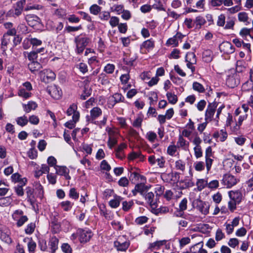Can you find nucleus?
I'll list each match as a JSON object with an SVG mask.
<instances>
[{"label": "nucleus", "instance_id": "f03ea898", "mask_svg": "<svg viewBox=\"0 0 253 253\" xmlns=\"http://www.w3.org/2000/svg\"><path fill=\"white\" fill-rule=\"evenodd\" d=\"M238 181L239 180L234 176L226 173L223 175L221 183L227 188H230L235 185Z\"/></svg>", "mask_w": 253, "mask_h": 253}, {"label": "nucleus", "instance_id": "338daca9", "mask_svg": "<svg viewBox=\"0 0 253 253\" xmlns=\"http://www.w3.org/2000/svg\"><path fill=\"white\" fill-rule=\"evenodd\" d=\"M115 70V66L113 64H108L105 67L104 71L108 74H112Z\"/></svg>", "mask_w": 253, "mask_h": 253}, {"label": "nucleus", "instance_id": "b1692460", "mask_svg": "<svg viewBox=\"0 0 253 253\" xmlns=\"http://www.w3.org/2000/svg\"><path fill=\"white\" fill-rule=\"evenodd\" d=\"M12 40V37L9 36L7 35H3V39L1 41V47L3 51H5L6 50L7 45L10 43Z\"/></svg>", "mask_w": 253, "mask_h": 253}, {"label": "nucleus", "instance_id": "a211bd4d", "mask_svg": "<svg viewBox=\"0 0 253 253\" xmlns=\"http://www.w3.org/2000/svg\"><path fill=\"white\" fill-rule=\"evenodd\" d=\"M176 146L178 148H181L182 149L186 150L189 146V142L184 139L182 135H180L178 137Z\"/></svg>", "mask_w": 253, "mask_h": 253}, {"label": "nucleus", "instance_id": "c9c22d12", "mask_svg": "<svg viewBox=\"0 0 253 253\" xmlns=\"http://www.w3.org/2000/svg\"><path fill=\"white\" fill-rule=\"evenodd\" d=\"M238 18L240 22H246V25L250 23V22L248 21L249 19L248 14L245 12L239 13L238 14Z\"/></svg>", "mask_w": 253, "mask_h": 253}, {"label": "nucleus", "instance_id": "c03bdc74", "mask_svg": "<svg viewBox=\"0 0 253 253\" xmlns=\"http://www.w3.org/2000/svg\"><path fill=\"white\" fill-rule=\"evenodd\" d=\"M157 94L154 91L150 92L149 94V99L150 100V104L153 105L157 101Z\"/></svg>", "mask_w": 253, "mask_h": 253}, {"label": "nucleus", "instance_id": "a19ab883", "mask_svg": "<svg viewBox=\"0 0 253 253\" xmlns=\"http://www.w3.org/2000/svg\"><path fill=\"white\" fill-rule=\"evenodd\" d=\"M58 241V239L56 237L51 238L49 244L51 249L53 251H55L57 249Z\"/></svg>", "mask_w": 253, "mask_h": 253}, {"label": "nucleus", "instance_id": "a878e982", "mask_svg": "<svg viewBox=\"0 0 253 253\" xmlns=\"http://www.w3.org/2000/svg\"><path fill=\"white\" fill-rule=\"evenodd\" d=\"M186 168L185 161L182 160H178L175 162L174 168L180 171L183 172Z\"/></svg>", "mask_w": 253, "mask_h": 253}, {"label": "nucleus", "instance_id": "4be33fe9", "mask_svg": "<svg viewBox=\"0 0 253 253\" xmlns=\"http://www.w3.org/2000/svg\"><path fill=\"white\" fill-rule=\"evenodd\" d=\"M239 83L238 80L235 79L234 75L229 76L226 80V84L231 88H234Z\"/></svg>", "mask_w": 253, "mask_h": 253}, {"label": "nucleus", "instance_id": "7ed1b4c3", "mask_svg": "<svg viewBox=\"0 0 253 253\" xmlns=\"http://www.w3.org/2000/svg\"><path fill=\"white\" fill-rule=\"evenodd\" d=\"M12 217L14 220L17 221L18 227L22 226L28 220V217L23 215V211L21 210H16L12 214Z\"/></svg>", "mask_w": 253, "mask_h": 253}, {"label": "nucleus", "instance_id": "473e14b6", "mask_svg": "<svg viewBox=\"0 0 253 253\" xmlns=\"http://www.w3.org/2000/svg\"><path fill=\"white\" fill-rule=\"evenodd\" d=\"M122 198L120 196H116L113 200H111L109 202V205L113 208H116L118 207L120 204V202L122 201Z\"/></svg>", "mask_w": 253, "mask_h": 253}, {"label": "nucleus", "instance_id": "4d7b16f0", "mask_svg": "<svg viewBox=\"0 0 253 253\" xmlns=\"http://www.w3.org/2000/svg\"><path fill=\"white\" fill-rule=\"evenodd\" d=\"M111 9L112 11L116 12L118 14H121L125 10L122 5H115Z\"/></svg>", "mask_w": 253, "mask_h": 253}, {"label": "nucleus", "instance_id": "6e6552de", "mask_svg": "<svg viewBox=\"0 0 253 253\" xmlns=\"http://www.w3.org/2000/svg\"><path fill=\"white\" fill-rule=\"evenodd\" d=\"M150 188V186L143 183L137 184L135 186L134 189L132 190V193L133 196H136L137 193H139L141 195L144 196Z\"/></svg>", "mask_w": 253, "mask_h": 253}, {"label": "nucleus", "instance_id": "de8ad7c7", "mask_svg": "<svg viewBox=\"0 0 253 253\" xmlns=\"http://www.w3.org/2000/svg\"><path fill=\"white\" fill-rule=\"evenodd\" d=\"M120 19L118 17L112 16L110 17L109 20V24L112 27H115L119 24Z\"/></svg>", "mask_w": 253, "mask_h": 253}, {"label": "nucleus", "instance_id": "bb28decb", "mask_svg": "<svg viewBox=\"0 0 253 253\" xmlns=\"http://www.w3.org/2000/svg\"><path fill=\"white\" fill-rule=\"evenodd\" d=\"M155 42L154 41L151 39L148 40L147 41H144L141 46V48H144L146 49L147 50H150L152 49L154 47Z\"/></svg>", "mask_w": 253, "mask_h": 253}, {"label": "nucleus", "instance_id": "6ab92c4d", "mask_svg": "<svg viewBox=\"0 0 253 253\" xmlns=\"http://www.w3.org/2000/svg\"><path fill=\"white\" fill-rule=\"evenodd\" d=\"M115 247L117 250L120 251H125L128 247L129 244L127 242H121L118 240L114 242Z\"/></svg>", "mask_w": 253, "mask_h": 253}, {"label": "nucleus", "instance_id": "72a5a7b5", "mask_svg": "<svg viewBox=\"0 0 253 253\" xmlns=\"http://www.w3.org/2000/svg\"><path fill=\"white\" fill-rule=\"evenodd\" d=\"M106 131L108 132L109 138H118V131L115 128H112L109 127H107L106 128Z\"/></svg>", "mask_w": 253, "mask_h": 253}, {"label": "nucleus", "instance_id": "dca6fc26", "mask_svg": "<svg viewBox=\"0 0 253 253\" xmlns=\"http://www.w3.org/2000/svg\"><path fill=\"white\" fill-rule=\"evenodd\" d=\"M11 180L14 183H19V184L26 185L27 182V178H22L21 175L18 172L13 173L11 176Z\"/></svg>", "mask_w": 253, "mask_h": 253}, {"label": "nucleus", "instance_id": "1a4fd4ad", "mask_svg": "<svg viewBox=\"0 0 253 253\" xmlns=\"http://www.w3.org/2000/svg\"><path fill=\"white\" fill-rule=\"evenodd\" d=\"M219 49L221 52L225 54H229L233 53L235 48L231 42H222L219 46Z\"/></svg>", "mask_w": 253, "mask_h": 253}, {"label": "nucleus", "instance_id": "6e6d98bb", "mask_svg": "<svg viewBox=\"0 0 253 253\" xmlns=\"http://www.w3.org/2000/svg\"><path fill=\"white\" fill-rule=\"evenodd\" d=\"M35 224L33 223H30L28 224L26 228H25V231L27 234H32L35 228Z\"/></svg>", "mask_w": 253, "mask_h": 253}, {"label": "nucleus", "instance_id": "5701e85b", "mask_svg": "<svg viewBox=\"0 0 253 253\" xmlns=\"http://www.w3.org/2000/svg\"><path fill=\"white\" fill-rule=\"evenodd\" d=\"M35 194L40 198H42L43 196V189L40 182H35L34 184V189Z\"/></svg>", "mask_w": 253, "mask_h": 253}, {"label": "nucleus", "instance_id": "5fc2aeb1", "mask_svg": "<svg viewBox=\"0 0 253 253\" xmlns=\"http://www.w3.org/2000/svg\"><path fill=\"white\" fill-rule=\"evenodd\" d=\"M148 218L145 216H141L136 218L135 221L137 224L142 225L148 221Z\"/></svg>", "mask_w": 253, "mask_h": 253}, {"label": "nucleus", "instance_id": "39448f33", "mask_svg": "<svg viewBox=\"0 0 253 253\" xmlns=\"http://www.w3.org/2000/svg\"><path fill=\"white\" fill-rule=\"evenodd\" d=\"M10 235V232L8 228L0 225V239L3 242L9 244L12 242Z\"/></svg>", "mask_w": 253, "mask_h": 253}, {"label": "nucleus", "instance_id": "20e7f679", "mask_svg": "<svg viewBox=\"0 0 253 253\" xmlns=\"http://www.w3.org/2000/svg\"><path fill=\"white\" fill-rule=\"evenodd\" d=\"M77 234L81 243H86L92 237L93 234L89 230L79 229L77 230Z\"/></svg>", "mask_w": 253, "mask_h": 253}, {"label": "nucleus", "instance_id": "f257e3e1", "mask_svg": "<svg viewBox=\"0 0 253 253\" xmlns=\"http://www.w3.org/2000/svg\"><path fill=\"white\" fill-rule=\"evenodd\" d=\"M75 42L76 44L77 52L80 54L83 52L90 42V39L85 35L81 34L75 38Z\"/></svg>", "mask_w": 253, "mask_h": 253}, {"label": "nucleus", "instance_id": "f8f14e48", "mask_svg": "<svg viewBox=\"0 0 253 253\" xmlns=\"http://www.w3.org/2000/svg\"><path fill=\"white\" fill-rule=\"evenodd\" d=\"M228 195L231 200L238 203H240L243 199L242 193L239 190L230 191L228 192Z\"/></svg>", "mask_w": 253, "mask_h": 253}, {"label": "nucleus", "instance_id": "c756f323", "mask_svg": "<svg viewBox=\"0 0 253 253\" xmlns=\"http://www.w3.org/2000/svg\"><path fill=\"white\" fill-rule=\"evenodd\" d=\"M206 22V21L205 18L201 16H197L194 21V24L196 25V28L198 29H200Z\"/></svg>", "mask_w": 253, "mask_h": 253}, {"label": "nucleus", "instance_id": "2eb2a0df", "mask_svg": "<svg viewBox=\"0 0 253 253\" xmlns=\"http://www.w3.org/2000/svg\"><path fill=\"white\" fill-rule=\"evenodd\" d=\"M215 107L214 104L210 103L205 113V120L206 121H211L214 114Z\"/></svg>", "mask_w": 253, "mask_h": 253}, {"label": "nucleus", "instance_id": "ea45409f", "mask_svg": "<svg viewBox=\"0 0 253 253\" xmlns=\"http://www.w3.org/2000/svg\"><path fill=\"white\" fill-rule=\"evenodd\" d=\"M242 88L245 91H251L253 92V82L252 81H247L242 85Z\"/></svg>", "mask_w": 253, "mask_h": 253}, {"label": "nucleus", "instance_id": "412c9836", "mask_svg": "<svg viewBox=\"0 0 253 253\" xmlns=\"http://www.w3.org/2000/svg\"><path fill=\"white\" fill-rule=\"evenodd\" d=\"M167 243V240H160L157 241L155 242L150 243L149 246V249H150L151 251L154 250H158L159 248L165 245Z\"/></svg>", "mask_w": 253, "mask_h": 253}, {"label": "nucleus", "instance_id": "864d4df0", "mask_svg": "<svg viewBox=\"0 0 253 253\" xmlns=\"http://www.w3.org/2000/svg\"><path fill=\"white\" fill-rule=\"evenodd\" d=\"M177 148H178L177 146L174 144L169 145L168 147L167 153L169 155H170L171 156H173L175 154V152H176Z\"/></svg>", "mask_w": 253, "mask_h": 253}, {"label": "nucleus", "instance_id": "09e8293b", "mask_svg": "<svg viewBox=\"0 0 253 253\" xmlns=\"http://www.w3.org/2000/svg\"><path fill=\"white\" fill-rule=\"evenodd\" d=\"M194 167L196 170L202 171L205 169L204 163L201 161L196 162L194 164Z\"/></svg>", "mask_w": 253, "mask_h": 253}, {"label": "nucleus", "instance_id": "393cba45", "mask_svg": "<svg viewBox=\"0 0 253 253\" xmlns=\"http://www.w3.org/2000/svg\"><path fill=\"white\" fill-rule=\"evenodd\" d=\"M73 205V203H72L71 202L68 200L62 201L59 204L60 207L65 211H70L72 209Z\"/></svg>", "mask_w": 253, "mask_h": 253}, {"label": "nucleus", "instance_id": "e433bc0d", "mask_svg": "<svg viewBox=\"0 0 253 253\" xmlns=\"http://www.w3.org/2000/svg\"><path fill=\"white\" fill-rule=\"evenodd\" d=\"M22 11L20 10L19 8L14 6V9H10L7 13V15L11 17H17L19 16L22 13Z\"/></svg>", "mask_w": 253, "mask_h": 253}, {"label": "nucleus", "instance_id": "79ce46f5", "mask_svg": "<svg viewBox=\"0 0 253 253\" xmlns=\"http://www.w3.org/2000/svg\"><path fill=\"white\" fill-rule=\"evenodd\" d=\"M25 185L18 184L14 187V191L17 196H22L24 195V193L23 189V186Z\"/></svg>", "mask_w": 253, "mask_h": 253}, {"label": "nucleus", "instance_id": "9d476101", "mask_svg": "<svg viewBox=\"0 0 253 253\" xmlns=\"http://www.w3.org/2000/svg\"><path fill=\"white\" fill-rule=\"evenodd\" d=\"M196 208L202 213L206 215L209 212L210 205L208 203L198 200L196 201Z\"/></svg>", "mask_w": 253, "mask_h": 253}, {"label": "nucleus", "instance_id": "680f3d73", "mask_svg": "<svg viewBox=\"0 0 253 253\" xmlns=\"http://www.w3.org/2000/svg\"><path fill=\"white\" fill-rule=\"evenodd\" d=\"M190 239L189 237H183L179 240V246L180 248H182L186 245L188 244L190 242Z\"/></svg>", "mask_w": 253, "mask_h": 253}, {"label": "nucleus", "instance_id": "69168bd1", "mask_svg": "<svg viewBox=\"0 0 253 253\" xmlns=\"http://www.w3.org/2000/svg\"><path fill=\"white\" fill-rule=\"evenodd\" d=\"M129 184L128 179L126 177H123L118 181V184L122 187H126Z\"/></svg>", "mask_w": 253, "mask_h": 253}, {"label": "nucleus", "instance_id": "aec40b11", "mask_svg": "<svg viewBox=\"0 0 253 253\" xmlns=\"http://www.w3.org/2000/svg\"><path fill=\"white\" fill-rule=\"evenodd\" d=\"M42 68V65L37 61H31L28 64V68L33 73L39 71Z\"/></svg>", "mask_w": 253, "mask_h": 253}, {"label": "nucleus", "instance_id": "f704fd0d", "mask_svg": "<svg viewBox=\"0 0 253 253\" xmlns=\"http://www.w3.org/2000/svg\"><path fill=\"white\" fill-rule=\"evenodd\" d=\"M16 122L18 125L24 126L28 124V120L27 117L24 115L23 116L18 117L16 119Z\"/></svg>", "mask_w": 253, "mask_h": 253}, {"label": "nucleus", "instance_id": "603ef678", "mask_svg": "<svg viewBox=\"0 0 253 253\" xmlns=\"http://www.w3.org/2000/svg\"><path fill=\"white\" fill-rule=\"evenodd\" d=\"M69 196L73 199L77 200L79 198V194L77 192L75 188H72L69 191Z\"/></svg>", "mask_w": 253, "mask_h": 253}, {"label": "nucleus", "instance_id": "0eeeda50", "mask_svg": "<svg viewBox=\"0 0 253 253\" xmlns=\"http://www.w3.org/2000/svg\"><path fill=\"white\" fill-rule=\"evenodd\" d=\"M47 90L52 97L56 99H59L62 94L61 89L54 84L48 86Z\"/></svg>", "mask_w": 253, "mask_h": 253}, {"label": "nucleus", "instance_id": "4c0bfd02", "mask_svg": "<svg viewBox=\"0 0 253 253\" xmlns=\"http://www.w3.org/2000/svg\"><path fill=\"white\" fill-rule=\"evenodd\" d=\"M192 86L194 90L197 91L199 93H203L205 91V89L203 85L198 82H194Z\"/></svg>", "mask_w": 253, "mask_h": 253}, {"label": "nucleus", "instance_id": "423d86ee", "mask_svg": "<svg viewBox=\"0 0 253 253\" xmlns=\"http://www.w3.org/2000/svg\"><path fill=\"white\" fill-rule=\"evenodd\" d=\"M148 161L151 165H154L157 163V165L161 168H164L165 167L166 160L165 158L163 156H160L156 158L154 155H151L148 157Z\"/></svg>", "mask_w": 253, "mask_h": 253}, {"label": "nucleus", "instance_id": "4468645a", "mask_svg": "<svg viewBox=\"0 0 253 253\" xmlns=\"http://www.w3.org/2000/svg\"><path fill=\"white\" fill-rule=\"evenodd\" d=\"M183 37L181 34L177 33L173 37L169 38L166 44L168 45H172L173 46H177L178 44L179 41Z\"/></svg>", "mask_w": 253, "mask_h": 253}, {"label": "nucleus", "instance_id": "13d9d810", "mask_svg": "<svg viewBox=\"0 0 253 253\" xmlns=\"http://www.w3.org/2000/svg\"><path fill=\"white\" fill-rule=\"evenodd\" d=\"M218 186L219 182L217 180H213L209 182H208L207 187L210 189H216Z\"/></svg>", "mask_w": 253, "mask_h": 253}, {"label": "nucleus", "instance_id": "ddd939ff", "mask_svg": "<svg viewBox=\"0 0 253 253\" xmlns=\"http://www.w3.org/2000/svg\"><path fill=\"white\" fill-rule=\"evenodd\" d=\"M143 196L144 197L145 200L152 209L157 208V204L155 201V196L153 192H147L144 196Z\"/></svg>", "mask_w": 253, "mask_h": 253}, {"label": "nucleus", "instance_id": "c85d7f7f", "mask_svg": "<svg viewBox=\"0 0 253 253\" xmlns=\"http://www.w3.org/2000/svg\"><path fill=\"white\" fill-rule=\"evenodd\" d=\"M90 117L92 120L96 119L102 114V111L99 107H94L90 110Z\"/></svg>", "mask_w": 253, "mask_h": 253}, {"label": "nucleus", "instance_id": "49530a36", "mask_svg": "<svg viewBox=\"0 0 253 253\" xmlns=\"http://www.w3.org/2000/svg\"><path fill=\"white\" fill-rule=\"evenodd\" d=\"M138 158L140 159L143 158V156L140 152H132L128 156V158L129 160H133Z\"/></svg>", "mask_w": 253, "mask_h": 253}, {"label": "nucleus", "instance_id": "3c124183", "mask_svg": "<svg viewBox=\"0 0 253 253\" xmlns=\"http://www.w3.org/2000/svg\"><path fill=\"white\" fill-rule=\"evenodd\" d=\"M34 189L30 187H27L26 189L27 198L30 201L33 200L34 198Z\"/></svg>", "mask_w": 253, "mask_h": 253}, {"label": "nucleus", "instance_id": "774afa93", "mask_svg": "<svg viewBox=\"0 0 253 253\" xmlns=\"http://www.w3.org/2000/svg\"><path fill=\"white\" fill-rule=\"evenodd\" d=\"M62 251L65 253H72V250L70 246L67 243H64L61 246Z\"/></svg>", "mask_w": 253, "mask_h": 253}, {"label": "nucleus", "instance_id": "e2e57ef3", "mask_svg": "<svg viewBox=\"0 0 253 253\" xmlns=\"http://www.w3.org/2000/svg\"><path fill=\"white\" fill-rule=\"evenodd\" d=\"M77 106L75 104H72L70 105L66 111V113L68 116H71L77 111Z\"/></svg>", "mask_w": 253, "mask_h": 253}, {"label": "nucleus", "instance_id": "052dcab7", "mask_svg": "<svg viewBox=\"0 0 253 253\" xmlns=\"http://www.w3.org/2000/svg\"><path fill=\"white\" fill-rule=\"evenodd\" d=\"M110 18V12L106 11H102L99 15V18L101 20L107 21Z\"/></svg>", "mask_w": 253, "mask_h": 253}, {"label": "nucleus", "instance_id": "f3484780", "mask_svg": "<svg viewBox=\"0 0 253 253\" xmlns=\"http://www.w3.org/2000/svg\"><path fill=\"white\" fill-rule=\"evenodd\" d=\"M37 107V103L33 101H29L27 104H23V110L26 113L30 112L32 110H35Z\"/></svg>", "mask_w": 253, "mask_h": 253}, {"label": "nucleus", "instance_id": "7c9ffc66", "mask_svg": "<svg viewBox=\"0 0 253 253\" xmlns=\"http://www.w3.org/2000/svg\"><path fill=\"white\" fill-rule=\"evenodd\" d=\"M208 181L205 179H198L196 182V185L198 191L202 190L206 186H207Z\"/></svg>", "mask_w": 253, "mask_h": 253}, {"label": "nucleus", "instance_id": "cd10ccee", "mask_svg": "<svg viewBox=\"0 0 253 253\" xmlns=\"http://www.w3.org/2000/svg\"><path fill=\"white\" fill-rule=\"evenodd\" d=\"M213 54L210 49L205 50L203 53V59L206 62H210L212 60Z\"/></svg>", "mask_w": 253, "mask_h": 253}, {"label": "nucleus", "instance_id": "9b49d317", "mask_svg": "<svg viewBox=\"0 0 253 253\" xmlns=\"http://www.w3.org/2000/svg\"><path fill=\"white\" fill-rule=\"evenodd\" d=\"M54 169L56 170V174L64 176L66 179H71V177L69 175V169L66 167L56 166H55Z\"/></svg>", "mask_w": 253, "mask_h": 253}, {"label": "nucleus", "instance_id": "37998d69", "mask_svg": "<svg viewBox=\"0 0 253 253\" xmlns=\"http://www.w3.org/2000/svg\"><path fill=\"white\" fill-rule=\"evenodd\" d=\"M37 245L32 239H30L28 243V250L30 253H34L35 252Z\"/></svg>", "mask_w": 253, "mask_h": 253}, {"label": "nucleus", "instance_id": "8fccbe9b", "mask_svg": "<svg viewBox=\"0 0 253 253\" xmlns=\"http://www.w3.org/2000/svg\"><path fill=\"white\" fill-rule=\"evenodd\" d=\"M44 74H45L46 78L49 81H53L55 79V74L51 70H46L44 71Z\"/></svg>", "mask_w": 253, "mask_h": 253}, {"label": "nucleus", "instance_id": "0e129e2a", "mask_svg": "<svg viewBox=\"0 0 253 253\" xmlns=\"http://www.w3.org/2000/svg\"><path fill=\"white\" fill-rule=\"evenodd\" d=\"M119 31L123 34H125L127 30V26L126 23H121L118 25Z\"/></svg>", "mask_w": 253, "mask_h": 253}, {"label": "nucleus", "instance_id": "58836bf2", "mask_svg": "<svg viewBox=\"0 0 253 253\" xmlns=\"http://www.w3.org/2000/svg\"><path fill=\"white\" fill-rule=\"evenodd\" d=\"M166 96L170 103L175 104L177 102V97L176 95L170 92H168Z\"/></svg>", "mask_w": 253, "mask_h": 253}, {"label": "nucleus", "instance_id": "2f4dec72", "mask_svg": "<svg viewBox=\"0 0 253 253\" xmlns=\"http://www.w3.org/2000/svg\"><path fill=\"white\" fill-rule=\"evenodd\" d=\"M18 94L19 96L25 99H28L30 98L32 95V93L30 91L26 90L25 88H21L19 89Z\"/></svg>", "mask_w": 253, "mask_h": 253}, {"label": "nucleus", "instance_id": "a18cd8bd", "mask_svg": "<svg viewBox=\"0 0 253 253\" xmlns=\"http://www.w3.org/2000/svg\"><path fill=\"white\" fill-rule=\"evenodd\" d=\"M90 12L93 15H97L101 11V7L97 4H93L90 7Z\"/></svg>", "mask_w": 253, "mask_h": 253}, {"label": "nucleus", "instance_id": "bf43d9fd", "mask_svg": "<svg viewBox=\"0 0 253 253\" xmlns=\"http://www.w3.org/2000/svg\"><path fill=\"white\" fill-rule=\"evenodd\" d=\"M186 61H191L193 63H196V56L194 53L189 52L185 57Z\"/></svg>", "mask_w": 253, "mask_h": 253}]
</instances>
